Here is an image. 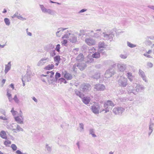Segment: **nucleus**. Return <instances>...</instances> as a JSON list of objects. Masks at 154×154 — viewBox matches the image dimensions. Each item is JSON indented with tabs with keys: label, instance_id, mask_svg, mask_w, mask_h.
Returning a JSON list of instances; mask_svg holds the SVG:
<instances>
[{
	"label": "nucleus",
	"instance_id": "obj_1",
	"mask_svg": "<svg viewBox=\"0 0 154 154\" xmlns=\"http://www.w3.org/2000/svg\"><path fill=\"white\" fill-rule=\"evenodd\" d=\"M114 106L115 104L112 101L108 100L104 103L103 104L104 108L101 109L100 110V112L105 111V113H107L109 111V106L112 107Z\"/></svg>",
	"mask_w": 154,
	"mask_h": 154
},
{
	"label": "nucleus",
	"instance_id": "obj_2",
	"mask_svg": "<svg viewBox=\"0 0 154 154\" xmlns=\"http://www.w3.org/2000/svg\"><path fill=\"white\" fill-rule=\"evenodd\" d=\"M103 39L104 40H109L111 41L114 36V34L112 31H109L107 32H104L103 33Z\"/></svg>",
	"mask_w": 154,
	"mask_h": 154
},
{
	"label": "nucleus",
	"instance_id": "obj_3",
	"mask_svg": "<svg viewBox=\"0 0 154 154\" xmlns=\"http://www.w3.org/2000/svg\"><path fill=\"white\" fill-rule=\"evenodd\" d=\"M128 80L124 76H121L118 80L119 85L122 87H125L128 85Z\"/></svg>",
	"mask_w": 154,
	"mask_h": 154
},
{
	"label": "nucleus",
	"instance_id": "obj_4",
	"mask_svg": "<svg viewBox=\"0 0 154 154\" xmlns=\"http://www.w3.org/2000/svg\"><path fill=\"white\" fill-rule=\"evenodd\" d=\"M133 86L135 87V88L131 90V91L129 90V91L131 93H133L134 94H136L134 92L135 91H136V92H141L145 88L144 87L143 85L137 84H134Z\"/></svg>",
	"mask_w": 154,
	"mask_h": 154
},
{
	"label": "nucleus",
	"instance_id": "obj_5",
	"mask_svg": "<svg viewBox=\"0 0 154 154\" xmlns=\"http://www.w3.org/2000/svg\"><path fill=\"white\" fill-rule=\"evenodd\" d=\"M125 109L122 107H118L114 108L112 111L113 113L116 115H121L124 112Z\"/></svg>",
	"mask_w": 154,
	"mask_h": 154
},
{
	"label": "nucleus",
	"instance_id": "obj_6",
	"mask_svg": "<svg viewBox=\"0 0 154 154\" xmlns=\"http://www.w3.org/2000/svg\"><path fill=\"white\" fill-rule=\"evenodd\" d=\"M39 6L43 12L45 13H48L49 14L51 15H53L55 14V12L54 10L49 9H47L42 5H40Z\"/></svg>",
	"mask_w": 154,
	"mask_h": 154
},
{
	"label": "nucleus",
	"instance_id": "obj_7",
	"mask_svg": "<svg viewBox=\"0 0 154 154\" xmlns=\"http://www.w3.org/2000/svg\"><path fill=\"white\" fill-rule=\"evenodd\" d=\"M107 46L103 42H100L99 43L98 46L99 49L98 50V51L102 53L103 55H106V53L103 49H101V48H105Z\"/></svg>",
	"mask_w": 154,
	"mask_h": 154
},
{
	"label": "nucleus",
	"instance_id": "obj_8",
	"mask_svg": "<svg viewBox=\"0 0 154 154\" xmlns=\"http://www.w3.org/2000/svg\"><path fill=\"white\" fill-rule=\"evenodd\" d=\"M86 66V64L84 63H79L78 64H75L73 66L72 69L73 70L75 71L77 69L76 67H77L78 68L81 70H83Z\"/></svg>",
	"mask_w": 154,
	"mask_h": 154
},
{
	"label": "nucleus",
	"instance_id": "obj_9",
	"mask_svg": "<svg viewBox=\"0 0 154 154\" xmlns=\"http://www.w3.org/2000/svg\"><path fill=\"white\" fill-rule=\"evenodd\" d=\"M47 74L50 73L49 75H48V81L49 85L52 84L54 81L55 79H54L53 75L54 74V72L52 71H48L47 72Z\"/></svg>",
	"mask_w": 154,
	"mask_h": 154
},
{
	"label": "nucleus",
	"instance_id": "obj_10",
	"mask_svg": "<svg viewBox=\"0 0 154 154\" xmlns=\"http://www.w3.org/2000/svg\"><path fill=\"white\" fill-rule=\"evenodd\" d=\"M50 61V59L48 57H44L42 58L37 63L38 66H41L44 65L45 63Z\"/></svg>",
	"mask_w": 154,
	"mask_h": 154
},
{
	"label": "nucleus",
	"instance_id": "obj_11",
	"mask_svg": "<svg viewBox=\"0 0 154 154\" xmlns=\"http://www.w3.org/2000/svg\"><path fill=\"white\" fill-rule=\"evenodd\" d=\"M100 108V106L98 104H95L91 106V110L95 114H98Z\"/></svg>",
	"mask_w": 154,
	"mask_h": 154
},
{
	"label": "nucleus",
	"instance_id": "obj_12",
	"mask_svg": "<svg viewBox=\"0 0 154 154\" xmlns=\"http://www.w3.org/2000/svg\"><path fill=\"white\" fill-rule=\"evenodd\" d=\"M81 88L84 92H88L90 91L91 87V85L88 84H83L81 85Z\"/></svg>",
	"mask_w": 154,
	"mask_h": 154
},
{
	"label": "nucleus",
	"instance_id": "obj_13",
	"mask_svg": "<svg viewBox=\"0 0 154 154\" xmlns=\"http://www.w3.org/2000/svg\"><path fill=\"white\" fill-rule=\"evenodd\" d=\"M33 75L30 72L27 71L25 75L22 79L24 80V81L29 82L31 80V77Z\"/></svg>",
	"mask_w": 154,
	"mask_h": 154
},
{
	"label": "nucleus",
	"instance_id": "obj_14",
	"mask_svg": "<svg viewBox=\"0 0 154 154\" xmlns=\"http://www.w3.org/2000/svg\"><path fill=\"white\" fill-rule=\"evenodd\" d=\"M94 89L97 91H103L106 88L105 86L103 84H98L94 85Z\"/></svg>",
	"mask_w": 154,
	"mask_h": 154
},
{
	"label": "nucleus",
	"instance_id": "obj_15",
	"mask_svg": "<svg viewBox=\"0 0 154 154\" xmlns=\"http://www.w3.org/2000/svg\"><path fill=\"white\" fill-rule=\"evenodd\" d=\"M85 43L88 45H93L95 44L96 41L95 40L91 38H87L85 39Z\"/></svg>",
	"mask_w": 154,
	"mask_h": 154
},
{
	"label": "nucleus",
	"instance_id": "obj_16",
	"mask_svg": "<svg viewBox=\"0 0 154 154\" xmlns=\"http://www.w3.org/2000/svg\"><path fill=\"white\" fill-rule=\"evenodd\" d=\"M115 73L114 70L112 69H109L107 70L104 74V77L105 78H109L111 77L112 75L114 74Z\"/></svg>",
	"mask_w": 154,
	"mask_h": 154
},
{
	"label": "nucleus",
	"instance_id": "obj_17",
	"mask_svg": "<svg viewBox=\"0 0 154 154\" xmlns=\"http://www.w3.org/2000/svg\"><path fill=\"white\" fill-rule=\"evenodd\" d=\"M117 66L119 71L120 72H123L126 69V65L125 64L119 63Z\"/></svg>",
	"mask_w": 154,
	"mask_h": 154
},
{
	"label": "nucleus",
	"instance_id": "obj_18",
	"mask_svg": "<svg viewBox=\"0 0 154 154\" xmlns=\"http://www.w3.org/2000/svg\"><path fill=\"white\" fill-rule=\"evenodd\" d=\"M154 125V123L152 122V121L151 120H150L149 123V131L148 133L149 136L150 135L153 131Z\"/></svg>",
	"mask_w": 154,
	"mask_h": 154
},
{
	"label": "nucleus",
	"instance_id": "obj_19",
	"mask_svg": "<svg viewBox=\"0 0 154 154\" xmlns=\"http://www.w3.org/2000/svg\"><path fill=\"white\" fill-rule=\"evenodd\" d=\"M139 74L142 78L143 80L145 82H147L146 79V77L144 73V72L141 69H139L138 72Z\"/></svg>",
	"mask_w": 154,
	"mask_h": 154
},
{
	"label": "nucleus",
	"instance_id": "obj_20",
	"mask_svg": "<svg viewBox=\"0 0 154 154\" xmlns=\"http://www.w3.org/2000/svg\"><path fill=\"white\" fill-rule=\"evenodd\" d=\"M14 119L15 121H16L17 123L19 124H23V117L21 118L20 116H15L14 117Z\"/></svg>",
	"mask_w": 154,
	"mask_h": 154
},
{
	"label": "nucleus",
	"instance_id": "obj_21",
	"mask_svg": "<svg viewBox=\"0 0 154 154\" xmlns=\"http://www.w3.org/2000/svg\"><path fill=\"white\" fill-rule=\"evenodd\" d=\"M68 28H60L58 29V31L56 32L57 36L60 37L61 35L63 34V32L67 29Z\"/></svg>",
	"mask_w": 154,
	"mask_h": 154
},
{
	"label": "nucleus",
	"instance_id": "obj_22",
	"mask_svg": "<svg viewBox=\"0 0 154 154\" xmlns=\"http://www.w3.org/2000/svg\"><path fill=\"white\" fill-rule=\"evenodd\" d=\"M16 127V125H14V124H9L7 125L6 128L8 129H10L13 131L14 132L17 133V132L15 131V128Z\"/></svg>",
	"mask_w": 154,
	"mask_h": 154
},
{
	"label": "nucleus",
	"instance_id": "obj_23",
	"mask_svg": "<svg viewBox=\"0 0 154 154\" xmlns=\"http://www.w3.org/2000/svg\"><path fill=\"white\" fill-rule=\"evenodd\" d=\"M11 62H9L7 64L5 65V68L4 70L5 73L6 74L11 69Z\"/></svg>",
	"mask_w": 154,
	"mask_h": 154
},
{
	"label": "nucleus",
	"instance_id": "obj_24",
	"mask_svg": "<svg viewBox=\"0 0 154 154\" xmlns=\"http://www.w3.org/2000/svg\"><path fill=\"white\" fill-rule=\"evenodd\" d=\"M69 40L72 43H75L77 41V38L73 34H71L70 35Z\"/></svg>",
	"mask_w": 154,
	"mask_h": 154
},
{
	"label": "nucleus",
	"instance_id": "obj_25",
	"mask_svg": "<svg viewBox=\"0 0 154 154\" xmlns=\"http://www.w3.org/2000/svg\"><path fill=\"white\" fill-rule=\"evenodd\" d=\"M83 102L85 104H87L89 103L91 100V99L89 97H83L81 98Z\"/></svg>",
	"mask_w": 154,
	"mask_h": 154
},
{
	"label": "nucleus",
	"instance_id": "obj_26",
	"mask_svg": "<svg viewBox=\"0 0 154 154\" xmlns=\"http://www.w3.org/2000/svg\"><path fill=\"white\" fill-rule=\"evenodd\" d=\"M126 76L129 80L131 82L133 80L134 76L132 75V73L130 72H128L126 74Z\"/></svg>",
	"mask_w": 154,
	"mask_h": 154
},
{
	"label": "nucleus",
	"instance_id": "obj_27",
	"mask_svg": "<svg viewBox=\"0 0 154 154\" xmlns=\"http://www.w3.org/2000/svg\"><path fill=\"white\" fill-rule=\"evenodd\" d=\"M64 77L67 80H70L72 79V75L70 74L65 72V73L64 75Z\"/></svg>",
	"mask_w": 154,
	"mask_h": 154
},
{
	"label": "nucleus",
	"instance_id": "obj_28",
	"mask_svg": "<svg viewBox=\"0 0 154 154\" xmlns=\"http://www.w3.org/2000/svg\"><path fill=\"white\" fill-rule=\"evenodd\" d=\"M84 59V55L82 54H79L76 57V60L78 61H81Z\"/></svg>",
	"mask_w": 154,
	"mask_h": 154
},
{
	"label": "nucleus",
	"instance_id": "obj_29",
	"mask_svg": "<svg viewBox=\"0 0 154 154\" xmlns=\"http://www.w3.org/2000/svg\"><path fill=\"white\" fill-rule=\"evenodd\" d=\"M75 93L76 95L79 96L81 98H82L84 96V94L81 93L78 90L75 89Z\"/></svg>",
	"mask_w": 154,
	"mask_h": 154
},
{
	"label": "nucleus",
	"instance_id": "obj_30",
	"mask_svg": "<svg viewBox=\"0 0 154 154\" xmlns=\"http://www.w3.org/2000/svg\"><path fill=\"white\" fill-rule=\"evenodd\" d=\"M7 94L6 95L7 96L9 101L11 102L12 100V95L11 94L9 93V90L8 89L7 90Z\"/></svg>",
	"mask_w": 154,
	"mask_h": 154
},
{
	"label": "nucleus",
	"instance_id": "obj_31",
	"mask_svg": "<svg viewBox=\"0 0 154 154\" xmlns=\"http://www.w3.org/2000/svg\"><path fill=\"white\" fill-rule=\"evenodd\" d=\"M0 136L3 139H7L6 133L5 131H2L0 132Z\"/></svg>",
	"mask_w": 154,
	"mask_h": 154
},
{
	"label": "nucleus",
	"instance_id": "obj_32",
	"mask_svg": "<svg viewBox=\"0 0 154 154\" xmlns=\"http://www.w3.org/2000/svg\"><path fill=\"white\" fill-rule=\"evenodd\" d=\"M89 134L91 135L93 137H97L96 135L94 134V129L93 128H90L89 130Z\"/></svg>",
	"mask_w": 154,
	"mask_h": 154
},
{
	"label": "nucleus",
	"instance_id": "obj_33",
	"mask_svg": "<svg viewBox=\"0 0 154 154\" xmlns=\"http://www.w3.org/2000/svg\"><path fill=\"white\" fill-rule=\"evenodd\" d=\"M41 80L44 82H46L48 80V75H41Z\"/></svg>",
	"mask_w": 154,
	"mask_h": 154
},
{
	"label": "nucleus",
	"instance_id": "obj_34",
	"mask_svg": "<svg viewBox=\"0 0 154 154\" xmlns=\"http://www.w3.org/2000/svg\"><path fill=\"white\" fill-rule=\"evenodd\" d=\"M101 53L99 52H96L95 53L93 54L92 55V57L94 58H98L100 57V54Z\"/></svg>",
	"mask_w": 154,
	"mask_h": 154
},
{
	"label": "nucleus",
	"instance_id": "obj_35",
	"mask_svg": "<svg viewBox=\"0 0 154 154\" xmlns=\"http://www.w3.org/2000/svg\"><path fill=\"white\" fill-rule=\"evenodd\" d=\"M145 40L143 42V43L146 45L149 46L152 44V42L150 41L148 39L145 38Z\"/></svg>",
	"mask_w": 154,
	"mask_h": 154
},
{
	"label": "nucleus",
	"instance_id": "obj_36",
	"mask_svg": "<svg viewBox=\"0 0 154 154\" xmlns=\"http://www.w3.org/2000/svg\"><path fill=\"white\" fill-rule=\"evenodd\" d=\"M45 151H47L49 152H51L52 151V147L50 146L48 144L45 145Z\"/></svg>",
	"mask_w": 154,
	"mask_h": 154
},
{
	"label": "nucleus",
	"instance_id": "obj_37",
	"mask_svg": "<svg viewBox=\"0 0 154 154\" xmlns=\"http://www.w3.org/2000/svg\"><path fill=\"white\" fill-rule=\"evenodd\" d=\"M94 79H97L100 78V74L98 72H96L92 76Z\"/></svg>",
	"mask_w": 154,
	"mask_h": 154
},
{
	"label": "nucleus",
	"instance_id": "obj_38",
	"mask_svg": "<svg viewBox=\"0 0 154 154\" xmlns=\"http://www.w3.org/2000/svg\"><path fill=\"white\" fill-rule=\"evenodd\" d=\"M54 66L53 64H49L45 67V69L47 70H50L52 69Z\"/></svg>",
	"mask_w": 154,
	"mask_h": 154
},
{
	"label": "nucleus",
	"instance_id": "obj_39",
	"mask_svg": "<svg viewBox=\"0 0 154 154\" xmlns=\"http://www.w3.org/2000/svg\"><path fill=\"white\" fill-rule=\"evenodd\" d=\"M54 62H60L61 60L60 56L59 55H57L54 57Z\"/></svg>",
	"mask_w": 154,
	"mask_h": 154
},
{
	"label": "nucleus",
	"instance_id": "obj_40",
	"mask_svg": "<svg viewBox=\"0 0 154 154\" xmlns=\"http://www.w3.org/2000/svg\"><path fill=\"white\" fill-rule=\"evenodd\" d=\"M50 56L51 57H53L56 55L55 50L54 49L51 50L49 52Z\"/></svg>",
	"mask_w": 154,
	"mask_h": 154
},
{
	"label": "nucleus",
	"instance_id": "obj_41",
	"mask_svg": "<svg viewBox=\"0 0 154 154\" xmlns=\"http://www.w3.org/2000/svg\"><path fill=\"white\" fill-rule=\"evenodd\" d=\"M16 125V128L15 129V131H17L18 132L22 131H23V129H22L19 125Z\"/></svg>",
	"mask_w": 154,
	"mask_h": 154
},
{
	"label": "nucleus",
	"instance_id": "obj_42",
	"mask_svg": "<svg viewBox=\"0 0 154 154\" xmlns=\"http://www.w3.org/2000/svg\"><path fill=\"white\" fill-rule=\"evenodd\" d=\"M127 45L128 46L131 48H134L136 46V45L132 44L129 42H127Z\"/></svg>",
	"mask_w": 154,
	"mask_h": 154
},
{
	"label": "nucleus",
	"instance_id": "obj_43",
	"mask_svg": "<svg viewBox=\"0 0 154 154\" xmlns=\"http://www.w3.org/2000/svg\"><path fill=\"white\" fill-rule=\"evenodd\" d=\"M13 100L14 102L17 103H19L20 102V100L18 98L17 96L16 95H15L14 98L12 99V100Z\"/></svg>",
	"mask_w": 154,
	"mask_h": 154
},
{
	"label": "nucleus",
	"instance_id": "obj_44",
	"mask_svg": "<svg viewBox=\"0 0 154 154\" xmlns=\"http://www.w3.org/2000/svg\"><path fill=\"white\" fill-rule=\"evenodd\" d=\"M71 34H70L69 32L66 33L63 36L62 38H67L68 40H69V37H70V35Z\"/></svg>",
	"mask_w": 154,
	"mask_h": 154
},
{
	"label": "nucleus",
	"instance_id": "obj_45",
	"mask_svg": "<svg viewBox=\"0 0 154 154\" xmlns=\"http://www.w3.org/2000/svg\"><path fill=\"white\" fill-rule=\"evenodd\" d=\"M94 33L93 30H91L90 32L86 33V35L88 36L93 37Z\"/></svg>",
	"mask_w": 154,
	"mask_h": 154
},
{
	"label": "nucleus",
	"instance_id": "obj_46",
	"mask_svg": "<svg viewBox=\"0 0 154 154\" xmlns=\"http://www.w3.org/2000/svg\"><path fill=\"white\" fill-rule=\"evenodd\" d=\"M4 22L5 24L7 26H9L10 24V22L9 19L8 18H5L4 19Z\"/></svg>",
	"mask_w": 154,
	"mask_h": 154
},
{
	"label": "nucleus",
	"instance_id": "obj_47",
	"mask_svg": "<svg viewBox=\"0 0 154 154\" xmlns=\"http://www.w3.org/2000/svg\"><path fill=\"white\" fill-rule=\"evenodd\" d=\"M58 82L60 84L62 83V82L64 83V84L66 83V81L65 79H64L63 78H61L59 80Z\"/></svg>",
	"mask_w": 154,
	"mask_h": 154
},
{
	"label": "nucleus",
	"instance_id": "obj_48",
	"mask_svg": "<svg viewBox=\"0 0 154 154\" xmlns=\"http://www.w3.org/2000/svg\"><path fill=\"white\" fill-rule=\"evenodd\" d=\"M79 127L80 128V132H82L84 131V125L82 123H80L79 124Z\"/></svg>",
	"mask_w": 154,
	"mask_h": 154
},
{
	"label": "nucleus",
	"instance_id": "obj_49",
	"mask_svg": "<svg viewBox=\"0 0 154 154\" xmlns=\"http://www.w3.org/2000/svg\"><path fill=\"white\" fill-rule=\"evenodd\" d=\"M60 45L59 44H57L56 46V47L55 49V51L56 50L58 52H60Z\"/></svg>",
	"mask_w": 154,
	"mask_h": 154
},
{
	"label": "nucleus",
	"instance_id": "obj_50",
	"mask_svg": "<svg viewBox=\"0 0 154 154\" xmlns=\"http://www.w3.org/2000/svg\"><path fill=\"white\" fill-rule=\"evenodd\" d=\"M11 143V141L9 140H5L4 142V144L6 146H7L8 145Z\"/></svg>",
	"mask_w": 154,
	"mask_h": 154
},
{
	"label": "nucleus",
	"instance_id": "obj_51",
	"mask_svg": "<svg viewBox=\"0 0 154 154\" xmlns=\"http://www.w3.org/2000/svg\"><path fill=\"white\" fill-rule=\"evenodd\" d=\"M61 77V74L58 72H57L56 73L55 75V79L56 80L60 77Z\"/></svg>",
	"mask_w": 154,
	"mask_h": 154
},
{
	"label": "nucleus",
	"instance_id": "obj_52",
	"mask_svg": "<svg viewBox=\"0 0 154 154\" xmlns=\"http://www.w3.org/2000/svg\"><path fill=\"white\" fill-rule=\"evenodd\" d=\"M11 148L14 151H16L17 149V147L15 144H13L11 145Z\"/></svg>",
	"mask_w": 154,
	"mask_h": 154
},
{
	"label": "nucleus",
	"instance_id": "obj_53",
	"mask_svg": "<svg viewBox=\"0 0 154 154\" xmlns=\"http://www.w3.org/2000/svg\"><path fill=\"white\" fill-rule=\"evenodd\" d=\"M19 14H18V12H16L11 17L13 18H14L15 17H17V18Z\"/></svg>",
	"mask_w": 154,
	"mask_h": 154
},
{
	"label": "nucleus",
	"instance_id": "obj_54",
	"mask_svg": "<svg viewBox=\"0 0 154 154\" xmlns=\"http://www.w3.org/2000/svg\"><path fill=\"white\" fill-rule=\"evenodd\" d=\"M17 18L22 21L25 20L26 19L25 18L23 17L22 16L20 15V14L19 15Z\"/></svg>",
	"mask_w": 154,
	"mask_h": 154
},
{
	"label": "nucleus",
	"instance_id": "obj_55",
	"mask_svg": "<svg viewBox=\"0 0 154 154\" xmlns=\"http://www.w3.org/2000/svg\"><path fill=\"white\" fill-rule=\"evenodd\" d=\"M11 112L12 114L14 116H15L17 114V112L16 111H15L14 110L13 108L11 110Z\"/></svg>",
	"mask_w": 154,
	"mask_h": 154
},
{
	"label": "nucleus",
	"instance_id": "obj_56",
	"mask_svg": "<svg viewBox=\"0 0 154 154\" xmlns=\"http://www.w3.org/2000/svg\"><path fill=\"white\" fill-rule=\"evenodd\" d=\"M100 37V35L97 33H94L93 37L98 38Z\"/></svg>",
	"mask_w": 154,
	"mask_h": 154
},
{
	"label": "nucleus",
	"instance_id": "obj_57",
	"mask_svg": "<svg viewBox=\"0 0 154 154\" xmlns=\"http://www.w3.org/2000/svg\"><path fill=\"white\" fill-rule=\"evenodd\" d=\"M79 48H75L73 49L72 52L76 54H77V52L79 51Z\"/></svg>",
	"mask_w": 154,
	"mask_h": 154
},
{
	"label": "nucleus",
	"instance_id": "obj_58",
	"mask_svg": "<svg viewBox=\"0 0 154 154\" xmlns=\"http://www.w3.org/2000/svg\"><path fill=\"white\" fill-rule=\"evenodd\" d=\"M85 31L84 30H81L80 31V33L79 34V35L80 36L81 35H84L85 33Z\"/></svg>",
	"mask_w": 154,
	"mask_h": 154
},
{
	"label": "nucleus",
	"instance_id": "obj_59",
	"mask_svg": "<svg viewBox=\"0 0 154 154\" xmlns=\"http://www.w3.org/2000/svg\"><path fill=\"white\" fill-rule=\"evenodd\" d=\"M120 57L122 59H125L127 57V56L125 54H121Z\"/></svg>",
	"mask_w": 154,
	"mask_h": 154
},
{
	"label": "nucleus",
	"instance_id": "obj_60",
	"mask_svg": "<svg viewBox=\"0 0 154 154\" xmlns=\"http://www.w3.org/2000/svg\"><path fill=\"white\" fill-rule=\"evenodd\" d=\"M147 66L149 68H151L153 66V64L151 62H148L147 63Z\"/></svg>",
	"mask_w": 154,
	"mask_h": 154
},
{
	"label": "nucleus",
	"instance_id": "obj_61",
	"mask_svg": "<svg viewBox=\"0 0 154 154\" xmlns=\"http://www.w3.org/2000/svg\"><path fill=\"white\" fill-rule=\"evenodd\" d=\"M0 119L4 120H7L8 119L5 116H0Z\"/></svg>",
	"mask_w": 154,
	"mask_h": 154
},
{
	"label": "nucleus",
	"instance_id": "obj_62",
	"mask_svg": "<svg viewBox=\"0 0 154 154\" xmlns=\"http://www.w3.org/2000/svg\"><path fill=\"white\" fill-rule=\"evenodd\" d=\"M146 38H147L148 39H150L151 40H154V36H147Z\"/></svg>",
	"mask_w": 154,
	"mask_h": 154
},
{
	"label": "nucleus",
	"instance_id": "obj_63",
	"mask_svg": "<svg viewBox=\"0 0 154 154\" xmlns=\"http://www.w3.org/2000/svg\"><path fill=\"white\" fill-rule=\"evenodd\" d=\"M67 42V41L66 39H64L63 41L61 42V43L62 45H65Z\"/></svg>",
	"mask_w": 154,
	"mask_h": 154
},
{
	"label": "nucleus",
	"instance_id": "obj_64",
	"mask_svg": "<svg viewBox=\"0 0 154 154\" xmlns=\"http://www.w3.org/2000/svg\"><path fill=\"white\" fill-rule=\"evenodd\" d=\"M147 7L148 8L154 10V6L149 5Z\"/></svg>",
	"mask_w": 154,
	"mask_h": 154
}]
</instances>
